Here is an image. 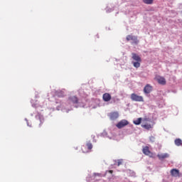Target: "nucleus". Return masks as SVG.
<instances>
[{
    "label": "nucleus",
    "mask_w": 182,
    "mask_h": 182,
    "mask_svg": "<svg viewBox=\"0 0 182 182\" xmlns=\"http://www.w3.org/2000/svg\"><path fill=\"white\" fill-rule=\"evenodd\" d=\"M132 56L133 60L132 63L134 68H136V69L140 68V65L141 64V58L139 56V55L134 53H132Z\"/></svg>",
    "instance_id": "nucleus-1"
},
{
    "label": "nucleus",
    "mask_w": 182,
    "mask_h": 182,
    "mask_svg": "<svg viewBox=\"0 0 182 182\" xmlns=\"http://www.w3.org/2000/svg\"><path fill=\"white\" fill-rule=\"evenodd\" d=\"M97 176H100V174L97 173Z\"/></svg>",
    "instance_id": "nucleus-23"
},
{
    "label": "nucleus",
    "mask_w": 182,
    "mask_h": 182,
    "mask_svg": "<svg viewBox=\"0 0 182 182\" xmlns=\"http://www.w3.org/2000/svg\"><path fill=\"white\" fill-rule=\"evenodd\" d=\"M141 123V118H138L136 120L134 121V124H136V126H139Z\"/></svg>",
    "instance_id": "nucleus-15"
},
{
    "label": "nucleus",
    "mask_w": 182,
    "mask_h": 182,
    "mask_svg": "<svg viewBox=\"0 0 182 182\" xmlns=\"http://www.w3.org/2000/svg\"><path fill=\"white\" fill-rule=\"evenodd\" d=\"M157 157L159 158V160H164V159H168V157H170V155L167 153H166V154H159L157 155Z\"/></svg>",
    "instance_id": "nucleus-12"
},
{
    "label": "nucleus",
    "mask_w": 182,
    "mask_h": 182,
    "mask_svg": "<svg viewBox=\"0 0 182 182\" xmlns=\"http://www.w3.org/2000/svg\"><path fill=\"white\" fill-rule=\"evenodd\" d=\"M109 117L110 119V120H116V119H117L119 117V112H111L109 114Z\"/></svg>",
    "instance_id": "nucleus-10"
},
{
    "label": "nucleus",
    "mask_w": 182,
    "mask_h": 182,
    "mask_svg": "<svg viewBox=\"0 0 182 182\" xmlns=\"http://www.w3.org/2000/svg\"><path fill=\"white\" fill-rule=\"evenodd\" d=\"M156 81L159 85H164L166 83V78H164V77H160V76L157 77Z\"/></svg>",
    "instance_id": "nucleus-11"
},
{
    "label": "nucleus",
    "mask_w": 182,
    "mask_h": 182,
    "mask_svg": "<svg viewBox=\"0 0 182 182\" xmlns=\"http://www.w3.org/2000/svg\"><path fill=\"white\" fill-rule=\"evenodd\" d=\"M122 164H123V160L119 159L117 161V166H122Z\"/></svg>",
    "instance_id": "nucleus-18"
},
{
    "label": "nucleus",
    "mask_w": 182,
    "mask_h": 182,
    "mask_svg": "<svg viewBox=\"0 0 182 182\" xmlns=\"http://www.w3.org/2000/svg\"><path fill=\"white\" fill-rule=\"evenodd\" d=\"M174 143L176 146H182V140L179 138L175 139Z\"/></svg>",
    "instance_id": "nucleus-14"
},
{
    "label": "nucleus",
    "mask_w": 182,
    "mask_h": 182,
    "mask_svg": "<svg viewBox=\"0 0 182 182\" xmlns=\"http://www.w3.org/2000/svg\"><path fill=\"white\" fill-rule=\"evenodd\" d=\"M142 151L144 154H145V156H149V157H151V156H153V153L150 151L149 146H144L142 149Z\"/></svg>",
    "instance_id": "nucleus-8"
},
{
    "label": "nucleus",
    "mask_w": 182,
    "mask_h": 182,
    "mask_svg": "<svg viewBox=\"0 0 182 182\" xmlns=\"http://www.w3.org/2000/svg\"><path fill=\"white\" fill-rule=\"evenodd\" d=\"M86 146L88 150H92V149H93V145L92 144V143L88 142L87 143Z\"/></svg>",
    "instance_id": "nucleus-16"
},
{
    "label": "nucleus",
    "mask_w": 182,
    "mask_h": 182,
    "mask_svg": "<svg viewBox=\"0 0 182 182\" xmlns=\"http://www.w3.org/2000/svg\"><path fill=\"white\" fill-rule=\"evenodd\" d=\"M109 173H110V174H113V170H109Z\"/></svg>",
    "instance_id": "nucleus-21"
},
{
    "label": "nucleus",
    "mask_w": 182,
    "mask_h": 182,
    "mask_svg": "<svg viewBox=\"0 0 182 182\" xmlns=\"http://www.w3.org/2000/svg\"><path fill=\"white\" fill-rule=\"evenodd\" d=\"M143 2L144 4H147L148 5H150L153 4V0H143Z\"/></svg>",
    "instance_id": "nucleus-17"
},
{
    "label": "nucleus",
    "mask_w": 182,
    "mask_h": 182,
    "mask_svg": "<svg viewBox=\"0 0 182 182\" xmlns=\"http://www.w3.org/2000/svg\"><path fill=\"white\" fill-rule=\"evenodd\" d=\"M70 102H72V103H78L79 102V99H77V97L76 96H73L69 97Z\"/></svg>",
    "instance_id": "nucleus-13"
},
{
    "label": "nucleus",
    "mask_w": 182,
    "mask_h": 182,
    "mask_svg": "<svg viewBox=\"0 0 182 182\" xmlns=\"http://www.w3.org/2000/svg\"><path fill=\"white\" fill-rule=\"evenodd\" d=\"M171 176H172V177H181L182 174L180 173V170L173 168L171 170Z\"/></svg>",
    "instance_id": "nucleus-5"
},
{
    "label": "nucleus",
    "mask_w": 182,
    "mask_h": 182,
    "mask_svg": "<svg viewBox=\"0 0 182 182\" xmlns=\"http://www.w3.org/2000/svg\"><path fill=\"white\" fill-rule=\"evenodd\" d=\"M151 90H153V87L150 84H147L144 88V93L149 95L151 92Z\"/></svg>",
    "instance_id": "nucleus-7"
},
{
    "label": "nucleus",
    "mask_w": 182,
    "mask_h": 182,
    "mask_svg": "<svg viewBox=\"0 0 182 182\" xmlns=\"http://www.w3.org/2000/svg\"><path fill=\"white\" fill-rule=\"evenodd\" d=\"M153 122L149 118H144L142 119L141 127H143V129L150 130V129L153 128Z\"/></svg>",
    "instance_id": "nucleus-2"
},
{
    "label": "nucleus",
    "mask_w": 182,
    "mask_h": 182,
    "mask_svg": "<svg viewBox=\"0 0 182 182\" xmlns=\"http://www.w3.org/2000/svg\"><path fill=\"white\" fill-rule=\"evenodd\" d=\"M82 153H87L89 151H85V146L82 147Z\"/></svg>",
    "instance_id": "nucleus-19"
},
{
    "label": "nucleus",
    "mask_w": 182,
    "mask_h": 182,
    "mask_svg": "<svg viewBox=\"0 0 182 182\" xmlns=\"http://www.w3.org/2000/svg\"><path fill=\"white\" fill-rule=\"evenodd\" d=\"M154 136H151L150 137V140H151V141H154Z\"/></svg>",
    "instance_id": "nucleus-20"
},
{
    "label": "nucleus",
    "mask_w": 182,
    "mask_h": 182,
    "mask_svg": "<svg viewBox=\"0 0 182 182\" xmlns=\"http://www.w3.org/2000/svg\"><path fill=\"white\" fill-rule=\"evenodd\" d=\"M95 143H96V140L94 139Z\"/></svg>",
    "instance_id": "nucleus-24"
},
{
    "label": "nucleus",
    "mask_w": 182,
    "mask_h": 182,
    "mask_svg": "<svg viewBox=\"0 0 182 182\" xmlns=\"http://www.w3.org/2000/svg\"><path fill=\"white\" fill-rule=\"evenodd\" d=\"M127 124H129V121L126 119H122L117 124L116 127L117 129H123V127H125V126H127Z\"/></svg>",
    "instance_id": "nucleus-4"
},
{
    "label": "nucleus",
    "mask_w": 182,
    "mask_h": 182,
    "mask_svg": "<svg viewBox=\"0 0 182 182\" xmlns=\"http://www.w3.org/2000/svg\"><path fill=\"white\" fill-rule=\"evenodd\" d=\"M127 41L129 42V41H132V43H135L137 45L139 43V40H137V36H134L132 35H128L127 36Z\"/></svg>",
    "instance_id": "nucleus-6"
},
{
    "label": "nucleus",
    "mask_w": 182,
    "mask_h": 182,
    "mask_svg": "<svg viewBox=\"0 0 182 182\" xmlns=\"http://www.w3.org/2000/svg\"><path fill=\"white\" fill-rule=\"evenodd\" d=\"M92 139H95V135H92Z\"/></svg>",
    "instance_id": "nucleus-22"
},
{
    "label": "nucleus",
    "mask_w": 182,
    "mask_h": 182,
    "mask_svg": "<svg viewBox=\"0 0 182 182\" xmlns=\"http://www.w3.org/2000/svg\"><path fill=\"white\" fill-rule=\"evenodd\" d=\"M131 100L132 102H144V99L142 96L138 95L135 93L131 95Z\"/></svg>",
    "instance_id": "nucleus-3"
},
{
    "label": "nucleus",
    "mask_w": 182,
    "mask_h": 182,
    "mask_svg": "<svg viewBox=\"0 0 182 182\" xmlns=\"http://www.w3.org/2000/svg\"><path fill=\"white\" fill-rule=\"evenodd\" d=\"M102 99L104 102H110V100H112V95L107 92H105L102 95Z\"/></svg>",
    "instance_id": "nucleus-9"
}]
</instances>
